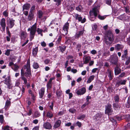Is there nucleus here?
I'll use <instances>...</instances> for the list:
<instances>
[{
    "label": "nucleus",
    "mask_w": 130,
    "mask_h": 130,
    "mask_svg": "<svg viewBox=\"0 0 130 130\" xmlns=\"http://www.w3.org/2000/svg\"><path fill=\"white\" fill-rule=\"evenodd\" d=\"M30 62L29 60H28L27 61L26 65H25L24 67V69H26L27 72L24 73L23 69L22 68L21 70V77L22 79L23 80L24 84H26L27 82L26 79L24 77V75L26 77H30L31 75V72L30 70Z\"/></svg>",
    "instance_id": "1"
},
{
    "label": "nucleus",
    "mask_w": 130,
    "mask_h": 130,
    "mask_svg": "<svg viewBox=\"0 0 130 130\" xmlns=\"http://www.w3.org/2000/svg\"><path fill=\"white\" fill-rule=\"evenodd\" d=\"M104 39L105 43L107 44L109 43L108 40L111 42L114 40V36L111 31L109 30L107 31L104 36Z\"/></svg>",
    "instance_id": "2"
},
{
    "label": "nucleus",
    "mask_w": 130,
    "mask_h": 130,
    "mask_svg": "<svg viewBox=\"0 0 130 130\" xmlns=\"http://www.w3.org/2000/svg\"><path fill=\"white\" fill-rule=\"evenodd\" d=\"M37 29V24L35 23L31 28H29L27 29L28 31H30L29 36L30 41H31L34 38Z\"/></svg>",
    "instance_id": "3"
},
{
    "label": "nucleus",
    "mask_w": 130,
    "mask_h": 130,
    "mask_svg": "<svg viewBox=\"0 0 130 130\" xmlns=\"http://www.w3.org/2000/svg\"><path fill=\"white\" fill-rule=\"evenodd\" d=\"M99 8L95 7L93 8L92 11H90V16H93L94 17H96L99 12Z\"/></svg>",
    "instance_id": "4"
},
{
    "label": "nucleus",
    "mask_w": 130,
    "mask_h": 130,
    "mask_svg": "<svg viewBox=\"0 0 130 130\" xmlns=\"http://www.w3.org/2000/svg\"><path fill=\"white\" fill-rule=\"evenodd\" d=\"M111 105L110 104H108L106 106L105 113L107 114L109 116L111 115L113 111L111 108Z\"/></svg>",
    "instance_id": "5"
},
{
    "label": "nucleus",
    "mask_w": 130,
    "mask_h": 130,
    "mask_svg": "<svg viewBox=\"0 0 130 130\" xmlns=\"http://www.w3.org/2000/svg\"><path fill=\"white\" fill-rule=\"evenodd\" d=\"M69 26V23L68 22L66 23L63 25L62 27V31L63 32L65 35H67L68 33Z\"/></svg>",
    "instance_id": "6"
},
{
    "label": "nucleus",
    "mask_w": 130,
    "mask_h": 130,
    "mask_svg": "<svg viewBox=\"0 0 130 130\" xmlns=\"http://www.w3.org/2000/svg\"><path fill=\"white\" fill-rule=\"evenodd\" d=\"M75 17L76 19L78 20V21L82 23H84L86 21V19L85 18L82 19V17L78 14L75 15Z\"/></svg>",
    "instance_id": "7"
},
{
    "label": "nucleus",
    "mask_w": 130,
    "mask_h": 130,
    "mask_svg": "<svg viewBox=\"0 0 130 130\" xmlns=\"http://www.w3.org/2000/svg\"><path fill=\"white\" fill-rule=\"evenodd\" d=\"M15 20L12 19H9L7 20V24L10 28H12L14 25Z\"/></svg>",
    "instance_id": "8"
},
{
    "label": "nucleus",
    "mask_w": 130,
    "mask_h": 130,
    "mask_svg": "<svg viewBox=\"0 0 130 130\" xmlns=\"http://www.w3.org/2000/svg\"><path fill=\"white\" fill-rule=\"evenodd\" d=\"M43 126L44 128L47 129H50L52 127L51 124L50 123L47 122L44 123Z\"/></svg>",
    "instance_id": "9"
},
{
    "label": "nucleus",
    "mask_w": 130,
    "mask_h": 130,
    "mask_svg": "<svg viewBox=\"0 0 130 130\" xmlns=\"http://www.w3.org/2000/svg\"><path fill=\"white\" fill-rule=\"evenodd\" d=\"M86 92V88L84 87H83L77 90L76 93L78 95H82L84 94Z\"/></svg>",
    "instance_id": "10"
},
{
    "label": "nucleus",
    "mask_w": 130,
    "mask_h": 130,
    "mask_svg": "<svg viewBox=\"0 0 130 130\" xmlns=\"http://www.w3.org/2000/svg\"><path fill=\"white\" fill-rule=\"evenodd\" d=\"M118 61V59L117 56H115L112 57L111 58L110 62L116 65Z\"/></svg>",
    "instance_id": "11"
},
{
    "label": "nucleus",
    "mask_w": 130,
    "mask_h": 130,
    "mask_svg": "<svg viewBox=\"0 0 130 130\" xmlns=\"http://www.w3.org/2000/svg\"><path fill=\"white\" fill-rule=\"evenodd\" d=\"M0 25L2 27L3 31H4L5 30L6 25L5 20L4 18H2L1 20Z\"/></svg>",
    "instance_id": "12"
},
{
    "label": "nucleus",
    "mask_w": 130,
    "mask_h": 130,
    "mask_svg": "<svg viewBox=\"0 0 130 130\" xmlns=\"http://www.w3.org/2000/svg\"><path fill=\"white\" fill-rule=\"evenodd\" d=\"M27 36V32L24 31H21L20 33V37L21 39L24 40Z\"/></svg>",
    "instance_id": "13"
},
{
    "label": "nucleus",
    "mask_w": 130,
    "mask_h": 130,
    "mask_svg": "<svg viewBox=\"0 0 130 130\" xmlns=\"http://www.w3.org/2000/svg\"><path fill=\"white\" fill-rule=\"evenodd\" d=\"M126 80H121L120 81L118 82L116 84V86L118 87L121 85H125L126 83Z\"/></svg>",
    "instance_id": "14"
},
{
    "label": "nucleus",
    "mask_w": 130,
    "mask_h": 130,
    "mask_svg": "<svg viewBox=\"0 0 130 130\" xmlns=\"http://www.w3.org/2000/svg\"><path fill=\"white\" fill-rule=\"evenodd\" d=\"M61 121L60 120H57L55 123L53 127L54 128H56L59 127L60 125Z\"/></svg>",
    "instance_id": "15"
},
{
    "label": "nucleus",
    "mask_w": 130,
    "mask_h": 130,
    "mask_svg": "<svg viewBox=\"0 0 130 130\" xmlns=\"http://www.w3.org/2000/svg\"><path fill=\"white\" fill-rule=\"evenodd\" d=\"M45 89L44 88H41L39 92V97L40 98H42L44 94Z\"/></svg>",
    "instance_id": "16"
},
{
    "label": "nucleus",
    "mask_w": 130,
    "mask_h": 130,
    "mask_svg": "<svg viewBox=\"0 0 130 130\" xmlns=\"http://www.w3.org/2000/svg\"><path fill=\"white\" fill-rule=\"evenodd\" d=\"M30 7V4L26 3L24 4L23 6V10H28Z\"/></svg>",
    "instance_id": "17"
},
{
    "label": "nucleus",
    "mask_w": 130,
    "mask_h": 130,
    "mask_svg": "<svg viewBox=\"0 0 130 130\" xmlns=\"http://www.w3.org/2000/svg\"><path fill=\"white\" fill-rule=\"evenodd\" d=\"M54 79V78H51L48 81V83L47 84V88L48 89H49L51 88L52 85V80Z\"/></svg>",
    "instance_id": "18"
},
{
    "label": "nucleus",
    "mask_w": 130,
    "mask_h": 130,
    "mask_svg": "<svg viewBox=\"0 0 130 130\" xmlns=\"http://www.w3.org/2000/svg\"><path fill=\"white\" fill-rule=\"evenodd\" d=\"M46 116L48 118L51 119L53 117V115L51 111H49L46 112Z\"/></svg>",
    "instance_id": "19"
},
{
    "label": "nucleus",
    "mask_w": 130,
    "mask_h": 130,
    "mask_svg": "<svg viewBox=\"0 0 130 130\" xmlns=\"http://www.w3.org/2000/svg\"><path fill=\"white\" fill-rule=\"evenodd\" d=\"M102 116V114L100 113H98L96 114L94 117V119L95 120H99Z\"/></svg>",
    "instance_id": "20"
},
{
    "label": "nucleus",
    "mask_w": 130,
    "mask_h": 130,
    "mask_svg": "<svg viewBox=\"0 0 130 130\" xmlns=\"http://www.w3.org/2000/svg\"><path fill=\"white\" fill-rule=\"evenodd\" d=\"M115 48L116 50L119 51L123 48V46L122 45L118 44L115 45Z\"/></svg>",
    "instance_id": "21"
},
{
    "label": "nucleus",
    "mask_w": 130,
    "mask_h": 130,
    "mask_svg": "<svg viewBox=\"0 0 130 130\" xmlns=\"http://www.w3.org/2000/svg\"><path fill=\"white\" fill-rule=\"evenodd\" d=\"M90 60V57L89 56H86L84 60V63L85 64H87Z\"/></svg>",
    "instance_id": "22"
},
{
    "label": "nucleus",
    "mask_w": 130,
    "mask_h": 130,
    "mask_svg": "<svg viewBox=\"0 0 130 130\" xmlns=\"http://www.w3.org/2000/svg\"><path fill=\"white\" fill-rule=\"evenodd\" d=\"M84 33L83 31L82 30L80 31L79 32H77L75 35V38H78L79 37L82 35Z\"/></svg>",
    "instance_id": "23"
},
{
    "label": "nucleus",
    "mask_w": 130,
    "mask_h": 130,
    "mask_svg": "<svg viewBox=\"0 0 130 130\" xmlns=\"http://www.w3.org/2000/svg\"><path fill=\"white\" fill-rule=\"evenodd\" d=\"M34 17V13L29 12V14L28 17V19L29 21L32 20Z\"/></svg>",
    "instance_id": "24"
},
{
    "label": "nucleus",
    "mask_w": 130,
    "mask_h": 130,
    "mask_svg": "<svg viewBox=\"0 0 130 130\" xmlns=\"http://www.w3.org/2000/svg\"><path fill=\"white\" fill-rule=\"evenodd\" d=\"M107 71L108 73V76L109 77V79L110 80H111L112 78V72L108 69L107 70Z\"/></svg>",
    "instance_id": "25"
},
{
    "label": "nucleus",
    "mask_w": 130,
    "mask_h": 130,
    "mask_svg": "<svg viewBox=\"0 0 130 130\" xmlns=\"http://www.w3.org/2000/svg\"><path fill=\"white\" fill-rule=\"evenodd\" d=\"M95 76L94 75L90 76L87 82L88 83H90L94 79Z\"/></svg>",
    "instance_id": "26"
},
{
    "label": "nucleus",
    "mask_w": 130,
    "mask_h": 130,
    "mask_svg": "<svg viewBox=\"0 0 130 130\" xmlns=\"http://www.w3.org/2000/svg\"><path fill=\"white\" fill-rule=\"evenodd\" d=\"M115 75H118L120 72L119 69L117 67L115 68Z\"/></svg>",
    "instance_id": "27"
},
{
    "label": "nucleus",
    "mask_w": 130,
    "mask_h": 130,
    "mask_svg": "<svg viewBox=\"0 0 130 130\" xmlns=\"http://www.w3.org/2000/svg\"><path fill=\"white\" fill-rule=\"evenodd\" d=\"M4 81V83L5 84L11 82L10 77L9 76L7 77V78L5 79Z\"/></svg>",
    "instance_id": "28"
},
{
    "label": "nucleus",
    "mask_w": 130,
    "mask_h": 130,
    "mask_svg": "<svg viewBox=\"0 0 130 130\" xmlns=\"http://www.w3.org/2000/svg\"><path fill=\"white\" fill-rule=\"evenodd\" d=\"M59 48L62 52H63L66 49V46H59Z\"/></svg>",
    "instance_id": "29"
},
{
    "label": "nucleus",
    "mask_w": 130,
    "mask_h": 130,
    "mask_svg": "<svg viewBox=\"0 0 130 130\" xmlns=\"http://www.w3.org/2000/svg\"><path fill=\"white\" fill-rule=\"evenodd\" d=\"M113 106L114 109L116 110H118L120 108V107L117 103H114Z\"/></svg>",
    "instance_id": "30"
},
{
    "label": "nucleus",
    "mask_w": 130,
    "mask_h": 130,
    "mask_svg": "<svg viewBox=\"0 0 130 130\" xmlns=\"http://www.w3.org/2000/svg\"><path fill=\"white\" fill-rule=\"evenodd\" d=\"M38 51V47H36L32 50V54L34 56H35L37 53Z\"/></svg>",
    "instance_id": "31"
},
{
    "label": "nucleus",
    "mask_w": 130,
    "mask_h": 130,
    "mask_svg": "<svg viewBox=\"0 0 130 130\" xmlns=\"http://www.w3.org/2000/svg\"><path fill=\"white\" fill-rule=\"evenodd\" d=\"M6 85L7 86V88L9 89H11L13 87V84L11 82L6 84Z\"/></svg>",
    "instance_id": "32"
},
{
    "label": "nucleus",
    "mask_w": 130,
    "mask_h": 130,
    "mask_svg": "<svg viewBox=\"0 0 130 130\" xmlns=\"http://www.w3.org/2000/svg\"><path fill=\"white\" fill-rule=\"evenodd\" d=\"M85 117V115L84 114H82L79 115L77 117V119L78 120H83Z\"/></svg>",
    "instance_id": "33"
},
{
    "label": "nucleus",
    "mask_w": 130,
    "mask_h": 130,
    "mask_svg": "<svg viewBox=\"0 0 130 130\" xmlns=\"http://www.w3.org/2000/svg\"><path fill=\"white\" fill-rule=\"evenodd\" d=\"M14 68H12V69L14 70V71L15 72H17L18 71V70L19 68V67L18 66L15 64H14Z\"/></svg>",
    "instance_id": "34"
},
{
    "label": "nucleus",
    "mask_w": 130,
    "mask_h": 130,
    "mask_svg": "<svg viewBox=\"0 0 130 130\" xmlns=\"http://www.w3.org/2000/svg\"><path fill=\"white\" fill-rule=\"evenodd\" d=\"M37 31L38 34H40L41 36H42V32L43 31L42 30L39 28H38Z\"/></svg>",
    "instance_id": "35"
},
{
    "label": "nucleus",
    "mask_w": 130,
    "mask_h": 130,
    "mask_svg": "<svg viewBox=\"0 0 130 130\" xmlns=\"http://www.w3.org/2000/svg\"><path fill=\"white\" fill-rule=\"evenodd\" d=\"M10 127L9 126L7 125L4 127H2V129L3 130H10Z\"/></svg>",
    "instance_id": "36"
},
{
    "label": "nucleus",
    "mask_w": 130,
    "mask_h": 130,
    "mask_svg": "<svg viewBox=\"0 0 130 130\" xmlns=\"http://www.w3.org/2000/svg\"><path fill=\"white\" fill-rule=\"evenodd\" d=\"M76 10L79 12L81 11L82 10V8L81 5H79L76 8Z\"/></svg>",
    "instance_id": "37"
},
{
    "label": "nucleus",
    "mask_w": 130,
    "mask_h": 130,
    "mask_svg": "<svg viewBox=\"0 0 130 130\" xmlns=\"http://www.w3.org/2000/svg\"><path fill=\"white\" fill-rule=\"evenodd\" d=\"M56 3V5L58 6L61 4V0H53Z\"/></svg>",
    "instance_id": "38"
},
{
    "label": "nucleus",
    "mask_w": 130,
    "mask_h": 130,
    "mask_svg": "<svg viewBox=\"0 0 130 130\" xmlns=\"http://www.w3.org/2000/svg\"><path fill=\"white\" fill-rule=\"evenodd\" d=\"M35 6L34 5L32 6L30 8L29 12L34 13V11L35 9Z\"/></svg>",
    "instance_id": "39"
},
{
    "label": "nucleus",
    "mask_w": 130,
    "mask_h": 130,
    "mask_svg": "<svg viewBox=\"0 0 130 130\" xmlns=\"http://www.w3.org/2000/svg\"><path fill=\"white\" fill-rule=\"evenodd\" d=\"M33 68L35 69H37L39 67V66L38 63L34 62L33 65Z\"/></svg>",
    "instance_id": "40"
},
{
    "label": "nucleus",
    "mask_w": 130,
    "mask_h": 130,
    "mask_svg": "<svg viewBox=\"0 0 130 130\" xmlns=\"http://www.w3.org/2000/svg\"><path fill=\"white\" fill-rule=\"evenodd\" d=\"M126 107L127 108L130 107V96L128 98L127 104L126 105Z\"/></svg>",
    "instance_id": "41"
},
{
    "label": "nucleus",
    "mask_w": 130,
    "mask_h": 130,
    "mask_svg": "<svg viewBox=\"0 0 130 130\" xmlns=\"http://www.w3.org/2000/svg\"><path fill=\"white\" fill-rule=\"evenodd\" d=\"M40 112L38 111H36L35 113V116L36 118H37L40 116Z\"/></svg>",
    "instance_id": "42"
},
{
    "label": "nucleus",
    "mask_w": 130,
    "mask_h": 130,
    "mask_svg": "<svg viewBox=\"0 0 130 130\" xmlns=\"http://www.w3.org/2000/svg\"><path fill=\"white\" fill-rule=\"evenodd\" d=\"M42 14L43 13L42 11L40 10L38 11V15L39 18H41L42 16Z\"/></svg>",
    "instance_id": "43"
},
{
    "label": "nucleus",
    "mask_w": 130,
    "mask_h": 130,
    "mask_svg": "<svg viewBox=\"0 0 130 130\" xmlns=\"http://www.w3.org/2000/svg\"><path fill=\"white\" fill-rule=\"evenodd\" d=\"M119 96L118 95H117L114 96V99L115 102H118L119 101Z\"/></svg>",
    "instance_id": "44"
},
{
    "label": "nucleus",
    "mask_w": 130,
    "mask_h": 130,
    "mask_svg": "<svg viewBox=\"0 0 130 130\" xmlns=\"http://www.w3.org/2000/svg\"><path fill=\"white\" fill-rule=\"evenodd\" d=\"M3 15L5 17H7L8 16V12L7 10L4 11L3 12Z\"/></svg>",
    "instance_id": "45"
},
{
    "label": "nucleus",
    "mask_w": 130,
    "mask_h": 130,
    "mask_svg": "<svg viewBox=\"0 0 130 130\" xmlns=\"http://www.w3.org/2000/svg\"><path fill=\"white\" fill-rule=\"evenodd\" d=\"M44 62L45 64H47L49 63H51L52 61L50 59H46L44 60Z\"/></svg>",
    "instance_id": "46"
},
{
    "label": "nucleus",
    "mask_w": 130,
    "mask_h": 130,
    "mask_svg": "<svg viewBox=\"0 0 130 130\" xmlns=\"http://www.w3.org/2000/svg\"><path fill=\"white\" fill-rule=\"evenodd\" d=\"M11 51H12L11 50L8 49L7 50L5 53V54L7 56H9L10 54V52Z\"/></svg>",
    "instance_id": "47"
},
{
    "label": "nucleus",
    "mask_w": 130,
    "mask_h": 130,
    "mask_svg": "<svg viewBox=\"0 0 130 130\" xmlns=\"http://www.w3.org/2000/svg\"><path fill=\"white\" fill-rule=\"evenodd\" d=\"M10 104V101H7L6 102L5 105V109L7 108L9 106Z\"/></svg>",
    "instance_id": "48"
},
{
    "label": "nucleus",
    "mask_w": 130,
    "mask_h": 130,
    "mask_svg": "<svg viewBox=\"0 0 130 130\" xmlns=\"http://www.w3.org/2000/svg\"><path fill=\"white\" fill-rule=\"evenodd\" d=\"M81 46V45L80 44H78L77 45V47L76 48V50H78V51H79Z\"/></svg>",
    "instance_id": "49"
},
{
    "label": "nucleus",
    "mask_w": 130,
    "mask_h": 130,
    "mask_svg": "<svg viewBox=\"0 0 130 130\" xmlns=\"http://www.w3.org/2000/svg\"><path fill=\"white\" fill-rule=\"evenodd\" d=\"M106 16L104 15L103 16H101L99 15L98 16V18L101 20H103L106 18Z\"/></svg>",
    "instance_id": "50"
},
{
    "label": "nucleus",
    "mask_w": 130,
    "mask_h": 130,
    "mask_svg": "<svg viewBox=\"0 0 130 130\" xmlns=\"http://www.w3.org/2000/svg\"><path fill=\"white\" fill-rule=\"evenodd\" d=\"M70 112L72 113H74L76 111V110L74 108H71L69 110Z\"/></svg>",
    "instance_id": "51"
},
{
    "label": "nucleus",
    "mask_w": 130,
    "mask_h": 130,
    "mask_svg": "<svg viewBox=\"0 0 130 130\" xmlns=\"http://www.w3.org/2000/svg\"><path fill=\"white\" fill-rule=\"evenodd\" d=\"M0 121L2 124L3 123L4 121V118L3 115H0Z\"/></svg>",
    "instance_id": "52"
},
{
    "label": "nucleus",
    "mask_w": 130,
    "mask_h": 130,
    "mask_svg": "<svg viewBox=\"0 0 130 130\" xmlns=\"http://www.w3.org/2000/svg\"><path fill=\"white\" fill-rule=\"evenodd\" d=\"M125 118L126 120L127 121H129L130 120V116L127 115L125 116Z\"/></svg>",
    "instance_id": "53"
},
{
    "label": "nucleus",
    "mask_w": 130,
    "mask_h": 130,
    "mask_svg": "<svg viewBox=\"0 0 130 130\" xmlns=\"http://www.w3.org/2000/svg\"><path fill=\"white\" fill-rule=\"evenodd\" d=\"M76 124L79 127H80L82 125V124L81 122H79L78 121H77L76 123Z\"/></svg>",
    "instance_id": "54"
},
{
    "label": "nucleus",
    "mask_w": 130,
    "mask_h": 130,
    "mask_svg": "<svg viewBox=\"0 0 130 130\" xmlns=\"http://www.w3.org/2000/svg\"><path fill=\"white\" fill-rule=\"evenodd\" d=\"M130 62V57H129L128 59L126 61L125 64L126 65H128Z\"/></svg>",
    "instance_id": "55"
},
{
    "label": "nucleus",
    "mask_w": 130,
    "mask_h": 130,
    "mask_svg": "<svg viewBox=\"0 0 130 130\" xmlns=\"http://www.w3.org/2000/svg\"><path fill=\"white\" fill-rule=\"evenodd\" d=\"M121 57L122 58V59L124 60H125V58H127V56L126 55L123 54L122 55Z\"/></svg>",
    "instance_id": "56"
},
{
    "label": "nucleus",
    "mask_w": 130,
    "mask_h": 130,
    "mask_svg": "<svg viewBox=\"0 0 130 130\" xmlns=\"http://www.w3.org/2000/svg\"><path fill=\"white\" fill-rule=\"evenodd\" d=\"M23 14L26 16H27L28 14V11L26 10H23Z\"/></svg>",
    "instance_id": "57"
},
{
    "label": "nucleus",
    "mask_w": 130,
    "mask_h": 130,
    "mask_svg": "<svg viewBox=\"0 0 130 130\" xmlns=\"http://www.w3.org/2000/svg\"><path fill=\"white\" fill-rule=\"evenodd\" d=\"M61 37L60 36L58 38V39L57 40V42L59 44L60 43V42L61 40Z\"/></svg>",
    "instance_id": "58"
},
{
    "label": "nucleus",
    "mask_w": 130,
    "mask_h": 130,
    "mask_svg": "<svg viewBox=\"0 0 130 130\" xmlns=\"http://www.w3.org/2000/svg\"><path fill=\"white\" fill-rule=\"evenodd\" d=\"M92 29L93 30H95L97 28V26L96 24L94 25L92 27Z\"/></svg>",
    "instance_id": "59"
},
{
    "label": "nucleus",
    "mask_w": 130,
    "mask_h": 130,
    "mask_svg": "<svg viewBox=\"0 0 130 130\" xmlns=\"http://www.w3.org/2000/svg\"><path fill=\"white\" fill-rule=\"evenodd\" d=\"M54 106V103L53 102L51 103V104L49 106V107L52 110H53V107Z\"/></svg>",
    "instance_id": "60"
},
{
    "label": "nucleus",
    "mask_w": 130,
    "mask_h": 130,
    "mask_svg": "<svg viewBox=\"0 0 130 130\" xmlns=\"http://www.w3.org/2000/svg\"><path fill=\"white\" fill-rule=\"evenodd\" d=\"M114 124H116V122L115 120L113 118H111L110 120Z\"/></svg>",
    "instance_id": "61"
},
{
    "label": "nucleus",
    "mask_w": 130,
    "mask_h": 130,
    "mask_svg": "<svg viewBox=\"0 0 130 130\" xmlns=\"http://www.w3.org/2000/svg\"><path fill=\"white\" fill-rule=\"evenodd\" d=\"M91 53L93 55L95 54L96 53V51L95 50H93L91 52Z\"/></svg>",
    "instance_id": "62"
},
{
    "label": "nucleus",
    "mask_w": 130,
    "mask_h": 130,
    "mask_svg": "<svg viewBox=\"0 0 130 130\" xmlns=\"http://www.w3.org/2000/svg\"><path fill=\"white\" fill-rule=\"evenodd\" d=\"M89 104L88 103H85L83 104L81 106V108H84L87 105H88Z\"/></svg>",
    "instance_id": "63"
},
{
    "label": "nucleus",
    "mask_w": 130,
    "mask_h": 130,
    "mask_svg": "<svg viewBox=\"0 0 130 130\" xmlns=\"http://www.w3.org/2000/svg\"><path fill=\"white\" fill-rule=\"evenodd\" d=\"M39 126H37L34 127L32 130H39Z\"/></svg>",
    "instance_id": "64"
}]
</instances>
